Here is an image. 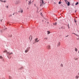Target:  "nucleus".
Returning a JSON list of instances; mask_svg holds the SVG:
<instances>
[{
    "mask_svg": "<svg viewBox=\"0 0 79 79\" xmlns=\"http://www.w3.org/2000/svg\"><path fill=\"white\" fill-rule=\"evenodd\" d=\"M40 6H42L44 4V1L43 0H40Z\"/></svg>",
    "mask_w": 79,
    "mask_h": 79,
    "instance_id": "1",
    "label": "nucleus"
},
{
    "mask_svg": "<svg viewBox=\"0 0 79 79\" xmlns=\"http://www.w3.org/2000/svg\"><path fill=\"white\" fill-rule=\"evenodd\" d=\"M20 3H21L20 0H17L15 1V4H16V5H18Z\"/></svg>",
    "mask_w": 79,
    "mask_h": 79,
    "instance_id": "2",
    "label": "nucleus"
},
{
    "mask_svg": "<svg viewBox=\"0 0 79 79\" xmlns=\"http://www.w3.org/2000/svg\"><path fill=\"white\" fill-rule=\"evenodd\" d=\"M13 52H7V55H13Z\"/></svg>",
    "mask_w": 79,
    "mask_h": 79,
    "instance_id": "3",
    "label": "nucleus"
},
{
    "mask_svg": "<svg viewBox=\"0 0 79 79\" xmlns=\"http://www.w3.org/2000/svg\"><path fill=\"white\" fill-rule=\"evenodd\" d=\"M29 52V49L28 48H27V49H26L25 51V53H27V52Z\"/></svg>",
    "mask_w": 79,
    "mask_h": 79,
    "instance_id": "4",
    "label": "nucleus"
},
{
    "mask_svg": "<svg viewBox=\"0 0 79 79\" xmlns=\"http://www.w3.org/2000/svg\"><path fill=\"white\" fill-rule=\"evenodd\" d=\"M79 76L78 75H76L75 76V79H77L79 78Z\"/></svg>",
    "mask_w": 79,
    "mask_h": 79,
    "instance_id": "5",
    "label": "nucleus"
},
{
    "mask_svg": "<svg viewBox=\"0 0 79 79\" xmlns=\"http://www.w3.org/2000/svg\"><path fill=\"white\" fill-rule=\"evenodd\" d=\"M30 38H31L30 41H31V40H32V36H30L29 39H30Z\"/></svg>",
    "mask_w": 79,
    "mask_h": 79,
    "instance_id": "6",
    "label": "nucleus"
},
{
    "mask_svg": "<svg viewBox=\"0 0 79 79\" xmlns=\"http://www.w3.org/2000/svg\"><path fill=\"white\" fill-rule=\"evenodd\" d=\"M60 42H58V43L57 44L58 47H60Z\"/></svg>",
    "mask_w": 79,
    "mask_h": 79,
    "instance_id": "7",
    "label": "nucleus"
},
{
    "mask_svg": "<svg viewBox=\"0 0 79 79\" xmlns=\"http://www.w3.org/2000/svg\"><path fill=\"white\" fill-rule=\"evenodd\" d=\"M47 48L48 49H50V45H48V46Z\"/></svg>",
    "mask_w": 79,
    "mask_h": 79,
    "instance_id": "8",
    "label": "nucleus"
},
{
    "mask_svg": "<svg viewBox=\"0 0 79 79\" xmlns=\"http://www.w3.org/2000/svg\"><path fill=\"white\" fill-rule=\"evenodd\" d=\"M67 2H68V3H67L68 6H69L70 5V3L68 1H67Z\"/></svg>",
    "mask_w": 79,
    "mask_h": 79,
    "instance_id": "9",
    "label": "nucleus"
},
{
    "mask_svg": "<svg viewBox=\"0 0 79 79\" xmlns=\"http://www.w3.org/2000/svg\"><path fill=\"white\" fill-rule=\"evenodd\" d=\"M8 51L6 50H5L4 51H3V52L4 53H6V52H7Z\"/></svg>",
    "mask_w": 79,
    "mask_h": 79,
    "instance_id": "10",
    "label": "nucleus"
},
{
    "mask_svg": "<svg viewBox=\"0 0 79 79\" xmlns=\"http://www.w3.org/2000/svg\"><path fill=\"white\" fill-rule=\"evenodd\" d=\"M39 42V40H38L37 41L34 42V43H33V44H34L35 43H36V42Z\"/></svg>",
    "mask_w": 79,
    "mask_h": 79,
    "instance_id": "11",
    "label": "nucleus"
},
{
    "mask_svg": "<svg viewBox=\"0 0 79 79\" xmlns=\"http://www.w3.org/2000/svg\"><path fill=\"white\" fill-rule=\"evenodd\" d=\"M76 35L78 37H79L77 39V40H79V35Z\"/></svg>",
    "mask_w": 79,
    "mask_h": 79,
    "instance_id": "12",
    "label": "nucleus"
},
{
    "mask_svg": "<svg viewBox=\"0 0 79 79\" xmlns=\"http://www.w3.org/2000/svg\"><path fill=\"white\" fill-rule=\"evenodd\" d=\"M47 32L48 34H50V32L49 31H47Z\"/></svg>",
    "mask_w": 79,
    "mask_h": 79,
    "instance_id": "13",
    "label": "nucleus"
},
{
    "mask_svg": "<svg viewBox=\"0 0 79 79\" xmlns=\"http://www.w3.org/2000/svg\"><path fill=\"white\" fill-rule=\"evenodd\" d=\"M75 52H77V49L76 48H75Z\"/></svg>",
    "mask_w": 79,
    "mask_h": 79,
    "instance_id": "14",
    "label": "nucleus"
},
{
    "mask_svg": "<svg viewBox=\"0 0 79 79\" xmlns=\"http://www.w3.org/2000/svg\"><path fill=\"white\" fill-rule=\"evenodd\" d=\"M20 12H21V13H23V9H20Z\"/></svg>",
    "mask_w": 79,
    "mask_h": 79,
    "instance_id": "15",
    "label": "nucleus"
},
{
    "mask_svg": "<svg viewBox=\"0 0 79 79\" xmlns=\"http://www.w3.org/2000/svg\"><path fill=\"white\" fill-rule=\"evenodd\" d=\"M37 40H38V38H36V39H35V42H37Z\"/></svg>",
    "mask_w": 79,
    "mask_h": 79,
    "instance_id": "16",
    "label": "nucleus"
},
{
    "mask_svg": "<svg viewBox=\"0 0 79 79\" xmlns=\"http://www.w3.org/2000/svg\"><path fill=\"white\" fill-rule=\"evenodd\" d=\"M31 4V1L30 0V1L29 2V4Z\"/></svg>",
    "mask_w": 79,
    "mask_h": 79,
    "instance_id": "17",
    "label": "nucleus"
},
{
    "mask_svg": "<svg viewBox=\"0 0 79 79\" xmlns=\"http://www.w3.org/2000/svg\"><path fill=\"white\" fill-rule=\"evenodd\" d=\"M60 66L61 67H63V64H60Z\"/></svg>",
    "mask_w": 79,
    "mask_h": 79,
    "instance_id": "18",
    "label": "nucleus"
},
{
    "mask_svg": "<svg viewBox=\"0 0 79 79\" xmlns=\"http://www.w3.org/2000/svg\"><path fill=\"white\" fill-rule=\"evenodd\" d=\"M56 24H57V23H56V22L54 24V25H55V26H56Z\"/></svg>",
    "mask_w": 79,
    "mask_h": 79,
    "instance_id": "19",
    "label": "nucleus"
},
{
    "mask_svg": "<svg viewBox=\"0 0 79 79\" xmlns=\"http://www.w3.org/2000/svg\"><path fill=\"white\" fill-rule=\"evenodd\" d=\"M0 59H3V57L2 56H0Z\"/></svg>",
    "mask_w": 79,
    "mask_h": 79,
    "instance_id": "20",
    "label": "nucleus"
},
{
    "mask_svg": "<svg viewBox=\"0 0 79 79\" xmlns=\"http://www.w3.org/2000/svg\"><path fill=\"white\" fill-rule=\"evenodd\" d=\"M9 79H12V77H11L10 76H9Z\"/></svg>",
    "mask_w": 79,
    "mask_h": 79,
    "instance_id": "21",
    "label": "nucleus"
},
{
    "mask_svg": "<svg viewBox=\"0 0 79 79\" xmlns=\"http://www.w3.org/2000/svg\"><path fill=\"white\" fill-rule=\"evenodd\" d=\"M47 39H48L47 37H46L44 38V40H47Z\"/></svg>",
    "mask_w": 79,
    "mask_h": 79,
    "instance_id": "22",
    "label": "nucleus"
},
{
    "mask_svg": "<svg viewBox=\"0 0 79 79\" xmlns=\"http://www.w3.org/2000/svg\"><path fill=\"white\" fill-rule=\"evenodd\" d=\"M74 60H78V58H74Z\"/></svg>",
    "mask_w": 79,
    "mask_h": 79,
    "instance_id": "23",
    "label": "nucleus"
},
{
    "mask_svg": "<svg viewBox=\"0 0 79 79\" xmlns=\"http://www.w3.org/2000/svg\"><path fill=\"white\" fill-rule=\"evenodd\" d=\"M78 3H79V2H78L76 3L75 5H78Z\"/></svg>",
    "mask_w": 79,
    "mask_h": 79,
    "instance_id": "24",
    "label": "nucleus"
},
{
    "mask_svg": "<svg viewBox=\"0 0 79 79\" xmlns=\"http://www.w3.org/2000/svg\"><path fill=\"white\" fill-rule=\"evenodd\" d=\"M74 22H75V23H77V21L76 20L74 19Z\"/></svg>",
    "mask_w": 79,
    "mask_h": 79,
    "instance_id": "25",
    "label": "nucleus"
},
{
    "mask_svg": "<svg viewBox=\"0 0 79 79\" xmlns=\"http://www.w3.org/2000/svg\"><path fill=\"white\" fill-rule=\"evenodd\" d=\"M0 1L1 2H3V1L2 0H0Z\"/></svg>",
    "mask_w": 79,
    "mask_h": 79,
    "instance_id": "26",
    "label": "nucleus"
},
{
    "mask_svg": "<svg viewBox=\"0 0 79 79\" xmlns=\"http://www.w3.org/2000/svg\"><path fill=\"white\" fill-rule=\"evenodd\" d=\"M6 2V1H3V2H4V3H5V2Z\"/></svg>",
    "mask_w": 79,
    "mask_h": 79,
    "instance_id": "27",
    "label": "nucleus"
},
{
    "mask_svg": "<svg viewBox=\"0 0 79 79\" xmlns=\"http://www.w3.org/2000/svg\"><path fill=\"white\" fill-rule=\"evenodd\" d=\"M12 16V15H9V17H11Z\"/></svg>",
    "mask_w": 79,
    "mask_h": 79,
    "instance_id": "28",
    "label": "nucleus"
},
{
    "mask_svg": "<svg viewBox=\"0 0 79 79\" xmlns=\"http://www.w3.org/2000/svg\"><path fill=\"white\" fill-rule=\"evenodd\" d=\"M72 34H75V35H77V34H76L75 33H73Z\"/></svg>",
    "mask_w": 79,
    "mask_h": 79,
    "instance_id": "29",
    "label": "nucleus"
},
{
    "mask_svg": "<svg viewBox=\"0 0 79 79\" xmlns=\"http://www.w3.org/2000/svg\"><path fill=\"white\" fill-rule=\"evenodd\" d=\"M59 4H61V2H59Z\"/></svg>",
    "mask_w": 79,
    "mask_h": 79,
    "instance_id": "30",
    "label": "nucleus"
},
{
    "mask_svg": "<svg viewBox=\"0 0 79 79\" xmlns=\"http://www.w3.org/2000/svg\"><path fill=\"white\" fill-rule=\"evenodd\" d=\"M22 68H23V67H22L20 69H22Z\"/></svg>",
    "mask_w": 79,
    "mask_h": 79,
    "instance_id": "31",
    "label": "nucleus"
},
{
    "mask_svg": "<svg viewBox=\"0 0 79 79\" xmlns=\"http://www.w3.org/2000/svg\"><path fill=\"white\" fill-rule=\"evenodd\" d=\"M6 7L7 8H8V6H7Z\"/></svg>",
    "mask_w": 79,
    "mask_h": 79,
    "instance_id": "32",
    "label": "nucleus"
},
{
    "mask_svg": "<svg viewBox=\"0 0 79 79\" xmlns=\"http://www.w3.org/2000/svg\"><path fill=\"white\" fill-rule=\"evenodd\" d=\"M78 76H79V72L78 73Z\"/></svg>",
    "mask_w": 79,
    "mask_h": 79,
    "instance_id": "33",
    "label": "nucleus"
},
{
    "mask_svg": "<svg viewBox=\"0 0 79 79\" xmlns=\"http://www.w3.org/2000/svg\"><path fill=\"white\" fill-rule=\"evenodd\" d=\"M68 37V35H67V36H66V37Z\"/></svg>",
    "mask_w": 79,
    "mask_h": 79,
    "instance_id": "34",
    "label": "nucleus"
},
{
    "mask_svg": "<svg viewBox=\"0 0 79 79\" xmlns=\"http://www.w3.org/2000/svg\"><path fill=\"white\" fill-rule=\"evenodd\" d=\"M14 14H15V13L13 14V15H14Z\"/></svg>",
    "mask_w": 79,
    "mask_h": 79,
    "instance_id": "35",
    "label": "nucleus"
},
{
    "mask_svg": "<svg viewBox=\"0 0 79 79\" xmlns=\"http://www.w3.org/2000/svg\"><path fill=\"white\" fill-rule=\"evenodd\" d=\"M41 15H42V13H41Z\"/></svg>",
    "mask_w": 79,
    "mask_h": 79,
    "instance_id": "36",
    "label": "nucleus"
},
{
    "mask_svg": "<svg viewBox=\"0 0 79 79\" xmlns=\"http://www.w3.org/2000/svg\"><path fill=\"white\" fill-rule=\"evenodd\" d=\"M10 37H12V35H11V36Z\"/></svg>",
    "mask_w": 79,
    "mask_h": 79,
    "instance_id": "37",
    "label": "nucleus"
},
{
    "mask_svg": "<svg viewBox=\"0 0 79 79\" xmlns=\"http://www.w3.org/2000/svg\"><path fill=\"white\" fill-rule=\"evenodd\" d=\"M75 12H76V11Z\"/></svg>",
    "mask_w": 79,
    "mask_h": 79,
    "instance_id": "38",
    "label": "nucleus"
},
{
    "mask_svg": "<svg viewBox=\"0 0 79 79\" xmlns=\"http://www.w3.org/2000/svg\"><path fill=\"white\" fill-rule=\"evenodd\" d=\"M32 2H33V1Z\"/></svg>",
    "mask_w": 79,
    "mask_h": 79,
    "instance_id": "39",
    "label": "nucleus"
}]
</instances>
